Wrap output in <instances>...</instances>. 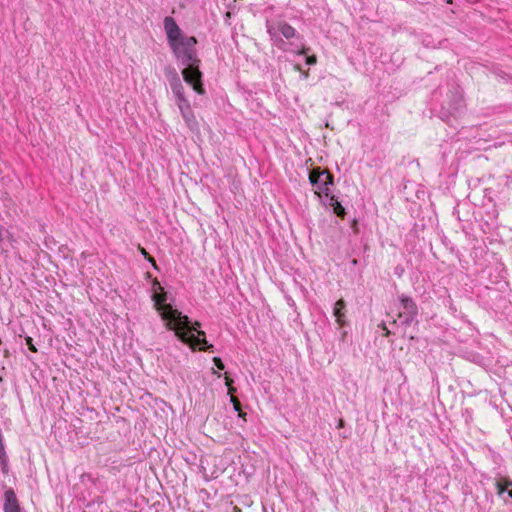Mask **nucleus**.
<instances>
[{
    "instance_id": "1",
    "label": "nucleus",
    "mask_w": 512,
    "mask_h": 512,
    "mask_svg": "<svg viewBox=\"0 0 512 512\" xmlns=\"http://www.w3.org/2000/svg\"><path fill=\"white\" fill-rule=\"evenodd\" d=\"M154 285H157L161 292L153 293L152 300L162 320L165 321L167 329L174 331L175 336L193 350L196 348L203 351H209L212 349L213 345L208 344L206 341L205 332L198 329L200 327V323H192L188 316L183 315L170 304H167V296L163 291V288L160 286V283L156 281Z\"/></svg>"
},
{
    "instance_id": "2",
    "label": "nucleus",
    "mask_w": 512,
    "mask_h": 512,
    "mask_svg": "<svg viewBox=\"0 0 512 512\" xmlns=\"http://www.w3.org/2000/svg\"><path fill=\"white\" fill-rule=\"evenodd\" d=\"M197 39L194 36L182 38L174 46H170L175 58L185 66L182 70L184 81L189 84L193 90L203 95L205 89L202 82V72L199 69L200 60L197 56Z\"/></svg>"
},
{
    "instance_id": "3",
    "label": "nucleus",
    "mask_w": 512,
    "mask_h": 512,
    "mask_svg": "<svg viewBox=\"0 0 512 512\" xmlns=\"http://www.w3.org/2000/svg\"><path fill=\"white\" fill-rule=\"evenodd\" d=\"M309 182L319 190L315 192L318 196H320L321 193L325 196H329V187L334 185V176L330 172L316 167L309 172Z\"/></svg>"
},
{
    "instance_id": "4",
    "label": "nucleus",
    "mask_w": 512,
    "mask_h": 512,
    "mask_svg": "<svg viewBox=\"0 0 512 512\" xmlns=\"http://www.w3.org/2000/svg\"><path fill=\"white\" fill-rule=\"evenodd\" d=\"M166 78L169 82L170 88L177 101L186 100L184 87L181 79L174 68H168L165 72Z\"/></svg>"
},
{
    "instance_id": "5",
    "label": "nucleus",
    "mask_w": 512,
    "mask_h": 512,
    "mask_svg": "<svg viewBox=\"0 0 512 512\" xmlns=\"http://www.w3.org/2000/svg\"><path fill=\"white\" fill-rule=\"evenodd\" d=\"M164 29L167 35L169 46H174V44L182 40V38L186 37L182 34V31L174 18L170 16L164 18Z\"/></svg>"
},
{
    "instance_id": "6",
    "label": "nucleus",
    "mask_w": 512,
    "mask_h": 512,
    "mask_svg": "<svg viewBox=\"0 0 512 512\" xmlns=\"http://www.w3.org/2000/svg\"><path fill=\"white\" fill-rule=\"evenodd\" d=\"M176 105L188 127L191 129L195 128L197 125V121L191 109V105L188 99L177 101Z\"/></svg>"
},
{
    "instance_id": "7",
    "label": "nucleus",
    "mask_w": 512,
    "mask_h": 512,
    "mask_svg": "<svg viewBox=\"0 0 512 512\" xmlns=\"http://www.w3.org/2000/svg\"><path fill=\"white\" fill-rule=\"evenodd\" d=\"M176 105L188 127L191 129L195 128L197 125V121L191 109V105L188 99L177 101Z\"/></svg>"
},
{
    "instance_id": "8",
    "label": "nucleus",
    "mask_w": 512,
    "mask_h": 512,
    "mask_svg": "<svg viewBox=\"0 0 512 512\" xmlns=\"http://www.w3.org/2000/svg\"><path fill=\"white\" fill-rule=\"evenodd\" d=\"M4 512H21L19 501L12 488H7L4 492Z\"/></svg>"
},
{
    "instance_id": "9",
    "label": "nucleus",
    "mask_w": 512,
    "mask_h": 512,
    "mask_svg": "<svg viewBox=\"0 0 512 512\" xmlns=\"http://www.w3.org/2000/svg\"><path fill=\"white\" fill-rule=\"evenodd\" d=\"M399 300L403 309L400 313L407 314L408 316H418V306L411 297L402 294L399 296Z\"/></svg>"
},
{
    "instance_id": "10",
    "label": "nucleus",
    "mask_w": 512,
    "mask_h": 512,
    "mask_svg": "<svg viewBox=\"0 0 512 512\" xmlns=\"http://www.w3.org/2000/svg\"><path fill=\"white\" fill-rule=\"evenodd\" d=\"M344 309H345V302L343 299H339L335 305H334V308H333V315L335 316L336 318V322L338 323V325L340 327L344 326L345 324V313H344Z\"/></svg>"
},
{
    "instance_id": "11",
    "label": "nucleus",
    "mask_w": 512,
    "mask_h": 512,
    "mask_svg": "<svg viewBox=\"0 0 512 512\" xmlns=\"http://www.w3.org/2000/svg\"><path fill=\"white\" fill-rule=\"evenodd\" d=\"M329 200V206L332 207L334 214H336L339 218L344 219L346 215L345 208L342 206V204L338 201V199L329 193V196H326Z\"/></svg>"
},
{
    "instance_id": "12",
    "label": "nucleus",
    "mask_w": 512,
    "mask_h": 512,
    "mask_svg": "<svg viewBox=\"0 0 512 512\" xmlns=\"http://www.w3.org/2000/svg\"><path fill=\"white\" fill-rule=\"evenodd\" d=\"M497 493L506 501L505 494L512 500V481H497L496 482Z\"/></svg>"
},
{
    "instance_id": "13",
    "label": "nucleus",
    "mask_w": 512,
    "mask_h": 512,
    "mask_svg": "<svg viewBox=\"0 0 512 512\" xmlns=\"http://www.w3.org/2000/svg\"><path fill=\"white\" fill-rule=\"evenodd\" d=\"M278 31L286 38L291 39L296 36V30L286 22L278 24Z\"/></svg>"
},
{
    "instance_id": "14",
    "label": "nucleus",
    "mask_w": 512,
    "mask_h": 512,
    "mask_svg": "<svg viewBox=\"0 0 512 512\" xmlns=\"http://www.w3.org/2000/svg\"><path fill=\"white\" fill-rule=\"evenodd\" d=\"M270 38L272 41H274V43L278 46V47H281V44L284 43L283 39L279 36V31H278V27L275 28L273 26H268V30H267Z\"/></svg>"
},
{
    "instance_id": "15",
    "label": "nucleus",
    "mask_w": 512,
    "mask_h": 512,
    "mask_svg": "<svg viewBox=\"0 0 512 512\" xmlns=\"http://www.w3.org/2000/svg\"><path fill=\"white\" fill-rule=\"evenodd\" d=\"M462 96L461 94L456 91L454 94H453V102L452 104L450 105V113H455V112H458L460 110V108L462 107Z\"/></svg>"
},
{
    "instance_id": "16",
    "label": "nucleus",
    "mask_w": 512,
    "mask_h": 512,
    "mask_svg": "<svg viewBox=\"0 0 512 512\" xmlns=\"http://www.w3.org/2000/svg\"><path fill=\"white\" fill-rule=\"evenodd\" d=\"M417 316H408L407 314L399 313L398 319L400 320V323L404 325L405 327L410 326L415 320Z\"/></svg>"
},
{
    "instance_id": "17",
    "label": "nucleus",
    "mask_w": 512,
    "mask_h": 512,
    "mask_svg": "<svg viewBox=\"0 0 512 512\" xmlns=\"http://www.w3.org/2000/svg\"><path fill=\"white\" fill-rule=\"evenodd\" d=\"M231 403L233 404L234 410L238 412V416L245 420L246 413L242 412L240 401L236 397L232 396Z\"/></svg>"
},
{
    "instance_id": "18",
    "label": "nucleus",
    "mask_w": 512,
    "mask_h": 512,
    "mask_svg": "<svg viewBox=\"0 0 512 512\" xmlns=\"http://www.w3.org/2000/svg\"><path fill=\"white\" fill-rule=\"evenodd\" d=\"M213 363L214 365L219 369V370H224L225 369V365L223 363V361L221 360L220 357H214L213 358Z\"/></svg>"
},
{
    "instance_id": "19",
    "label": "nucleus",
    "mask_w": 512,
    "mask_h": 512,
    "mask_svg": "<svg viewBox=\"0 0 512 512\" xmlns=\"http://www.w3.org/2000/svg\"><path fill=\"white\" fill-rule=\"evenodd\" d=\"M1 470L4 474L8 473V457L0 459Z\"/></svg>"
},
{
    "instance_id": "20",
    "label": "nucleus",
    "mask_w": 512,
    "mask_h": 512,
    "mask_svg": "<svg viewBox=\"0 0 512 512\" xmlns=\"http://www.w3.org/2000/svg\"><path fill=\"white\" fill-rule=\"evenodd\" d=\"M25 341H26V344H27V346H28V348H29V350H30V351H32V352H37V349H36V347L34 346V344H33V339H32L31 337L27 336V337L25 338Z\"/></svg>"
},
{
    "instance_id": "21",
    "label": "nucleus",
    "mask_w": 512,
    "mask_h": 512,
    "mask_svg": "<svg viewBox=\"0 0 512 512\" xmlns=\"http://www.w3.org/2000/svg\"><path fill=\"white\" fill-rule=\"evenodd\" d=\"M316 56L312 55V56H308L307 59H306V63L308 65H314L316 63Z\"/></svg>"
},
{
    "instance_id": "22",
    "label": "nucleus",
    "mask_w": 512,
    "mask_h": 512,
    "mask_svg": "<svg viewBox=\"0 0 512 512\" xmlns=\"http://www.w3.org/2000/svg\"><path fill=\"white\" fill-rule=\"evenodd\" d=\"M225 384L227 387H231V385H233V379L228 376V373H225Z\"/></svg>"
},
{
    "instance_id": "23",
    "label": "nucleus",
    "mask_w": 512,
    "mask_h": 512,
    "mask_svg": "<svg viewBox=\"0 0 512 512\" xmlns=\"http://www.w3.org/2000/svg\"><path fill=\"white\" fill-rule=\"evenodd\" d=\"M6 457H8V456L6 454L5 446L0 445V459L6 458Z\"/></svg>"
},
{
    "instance_id": "24",
    "label": "nucleus",
    "mask_w": 512,
    "mask_h": 512,
    "mask_svg": "<svg viewBox=\"0 0 512 512\" xmlns=\"http://www.w3.org/2000/svg\"><path fill=\"white\" fill-rule=\"evenodd\" d=\"M144 258L147 259L153 265L154 268H157L156 261H155V259L150 254L147 255V257H144Z\"/></svg>"
},
{
    "instance_id": "25",
    "label": "nucleus",
    "mask_w": 512,
    "mask_h": 512,
    "mask_svg": "<svg viewBox=\"0 0 512 512\" xmlns=\"http://www.w3.org/2000/svg\"><path fill=\"white\" fill-rule=\"evenodd\" d=\"M144 258L147 259L153 265L154 268H157L156 261H155V259L150 254L147 255V257H144Z\"/></svg>"
},
{
    "instance_id": "26",
    "label": "nucleus",
    "mask_w": 512,
    "mask_h": 512,
    "mask_svg": "<svg viewBox=\"0 0 512 512\" xmlns=\"http://www.w3.org/2000/svg\"><path fill=\"white\" fill-rule=\"evenodd\" d=\"M380 326H381V327H382V329L385 331V332H384V336H386V337H387V336H389V335H390V331L387 329V327H386L385 323H382Z\"/></svg>"
},
{
    "instance_id": "27",
    "label": "nucleus",
    "mask_w": 512,
    "mask_h": 512,
    "mask_svg": "<svg viewBox=\"0 0 512 512\" xmlns=\"http://www.w3.org/2000/svg\"><path fill=\"white\" fill-rule=\"evenodd\" d=\"M236 392V388L231 385V387H228V394L231 395V397L233 396V394Z\"/></svg>"
},
{
    "instance_id": "28",
    "label": "nucleus",
    "mask_w": 512,
    "mask_h": 512,
    "mask_svg": "<svg viewBox=\"0 0 512 512\" xmlns=\"http://www.w3.org/2000/svg\"><path fill=\"white\" fill-rule=\"evenodd\" d=\"M139 251H140V253H141L144 257H147V255H149V253H148V252L146 251V249H145V248H143V247H140V246H139Z\"/></svg>"
},
{
    "instance_id": "29",
    "label": "nucleus",
    "mask_w": 512,
    "mask_h": 512,
    "mask_svg": "<svg viewBox=\"0 0 512 512\" xmlns=\"http://www.w3.org/2000/svg\"><path fill=\"white\" fill-rule=\"evenodd\" d=\"M351 263L355 266V265H357V264H358V260H357V259H353V260L351 261Z\"/></svg>"
},
{
    "instance_id": "30",
    "label": "nucleus",
    "mask_w": 512,
    "mask_h": 512,
    "mask_svg": "<svg viewBox=\"0 0 512 512\" xmlns=\"http://www.w3.org/2000/svg\"><path fill=\"white\" fill-rule=\"evenodd\" d=\"M0 445H4L2 433H0Z\"/></svg>"
},
{
    "instance_id": "31",
    "label": "nucleus",
    "mask_w": 512,
    "mask_h": 512,
    "mask_svg": "<svg viewBox=\"0 0 512 512\" xmlns=\"http://www.w3.org/2000/svg\"><path fill=\"white\" fill-rule=\"evenodd\" d=\"M230 15H231V13H230V12H227V13H226V17H227V18H230Z\"/></svg>"
}]
</instances>
